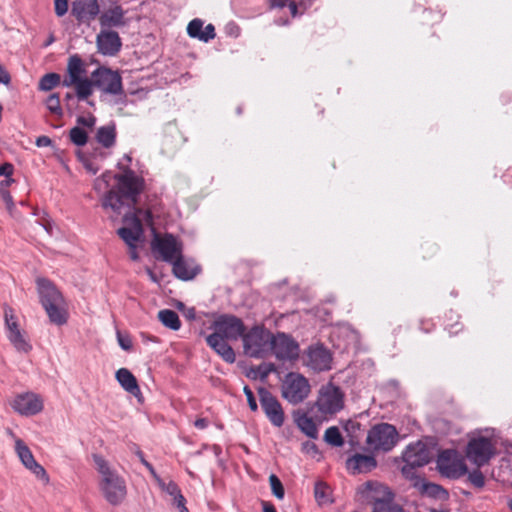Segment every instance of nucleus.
<instances>
[{"mask_svg":"<svg viewBox=\"0 0 512 512\" xmlns=\"http://www.w3.org/2000/svg\"><path fill=\"white\" fill-rule=\"evenodd\" d=\"M131 160V156L125 154L118 162V168L122 169L123 173L113 176L117 182L116 188L108 190L102 198V207L111 209L117 215L121 214L124 206L134 207L144 189V179L128 167Z\"/></svg>","mask_w":512,"mask_h":512,"instance_id":"obj_1","label":"nucleus"},{"mask_svg":"<svg viewBox=\"0 0 512 512\" xmlns=\"http://www.w3.org/2000/svg\"><path fill=\"white\" fill-rule=\"evenodd\" d=\"M95 468L100 475L99 489L105 500L112 506L120 505L126 498V482L109 462L99 454L92 455Z\"/></svg>","mask_w":512,"mask_h":512,"instance_id":"obj_2","label":"nucleus"},{"mask_svg":"<svg viewBox=\"0 0 512 512\" xmlns=\"http://www.w3.org/2000/svg\"><path fill=\"white\" fill-rule=\"evenodd\" d=\"M40 302L51 323L61 326L67 322L66 303L61 292L46 278L37 279Z\"/></svg>","mask_w":512,"mask_h":512,"instance_id":"obj_3","label":"nucleus"},{"mask_svg":"<svg viewBox=\"0 0 512 512\" xmlns=\"http://www.w3.org/2000/svg\"><path fill=\"white\" fill-rule=\"evenodd\" d=\"M272 336L263 325H254L242 339L244 353L251 358H265L271 353Z\"/></svg>","mask_w":512,"mask_h":512,"instance_id":"obj_4","label":"nucleus"},{"mask_svg":"<svg viewBox=\"0 0 512 512\" xmlns=\"http://www.w3.org/2000/svg\"><path fill=\"white\" fill-rule=\"evenodd\" d=\"M141 217L147 224H152L151 211L141 208H137L133 213H127L123 217L124 226L119 228L117 233L127 246L138 244L144 234Z\"/></svg>","mask_w":512,"mask_h":512,"instance_id":"obj_5","label":"nucleus"},{"mask_svg":"<svg viewBox=\"0 0 512 512\" xmlns=\"http://www.w3.org/2000/svg\"><path fill=\"white\" fill-rule=\"evenodd\" d=\"M367 500L373 505V512H404L402 507L393 500V493L387 486L367 482L365 485Z\"/></svg>","mask_w":512,"mask_h":512,"instance_id":"obj_6","label":"nucleus"},{"mask_svg":"<svg viewBox=\"0 0 512 512\" xmlns=\"http://www.w3.org/2000/svg\"><path fill=\"white\" fill-rule=\"evenodd\" d=\"M399 440L396 428L388 423L373 426L367 435V443L376 451L389 452Z\"/></svg>","mask_w":512,"mask_h":512,"instance_id":"obj_7","label":"nucleus"},{"mask_svg":"<svg viewBox=\"0 0 512 512\" xmlns=\"http://www.w3.org/2000/svg\"><path fill=\"white\" fill-rule=\"evenodd\" d=\"M311 386L306 377L297 372H289L282 383V396L291 404L303 402L310 394Z\"/></svg>","mask_w":512,"mask_h":512,"instance_id":"obj_8","label":"nucleus"},{"mask_svg":"<svg viewBox=\"0 0 512 512\" xmlns=\"http://www.w3.org/2000/svg\"><path fill=\"white\" fill-rule=\"evenodd\" d=\"M496 444L497 441L492 436L473 437L467 445V457L478 467L483 466L495 455Z\"/></svg>","mask_w":512,"mask_h":512,"instance_id":"obj_9","label":"nucleus"},{"mask_svg":"<svg viewBox=\"0 0 512 512\" xmlns=\"http://www.w3.org/2000/svg\"><path fill=\"white\" fill-rule=\"evenodd\" d=\"M323 415H333L344 407V394L339 387L329 382L321 386L315 403Z\"/></svg>","mask_w":512,"mask_h":512,"instance_id":"obj_10","label":"nucleus"},{"mask_svg":"<svg viewBox=\"0 0 512 512\" xmlns=\"http://www.w3.org/2000/svg\"><path fill=\"white\" fill-rule=\"evenodd\" d=\"M437 469L449 479H458L468 472L464 459L455 450H444L439 454Z\"/></svg>","mask_w":512,"mask_h":512,"instance_id":"obj_11","label":"nucleus"},{"mask_svg":"<svg viewBox=\"0 0 512 512\" xmlns=\"http://www.w3.org/2000/svg\"><path fill=\"white\" fill-rule=\"evenodd\" d=\"M152 249L159 254V258L172 264L177 257L183 254V243L173 234L166 233L163 236L155 235L152 241Z\"/></svg>","mask_w":512,"mask_h":512,"instance_id":"obj_12","label":"nucleus"},{"mask_svg":"<svg viewBox=\"0 0 512 512\" xmlns=\"http://www.w3.org/2000/svg\"><path fill=\"white\" fill-rule=\"evenodd\" d=\"M94 86L106 94H123L122 78L117 71L99 67L92 73Z\"/></svg>","mask_w":512,"mask_h":512,"instance_id":"obj_13","label":"nucleus"},{"mask_svg":"<svg viewBox=\"0 0 512 512\" xmlns=\"http://www.w3.org/2000/svg\"><path fill=\"white\" fill-rule=\"evenodd\" d=\"M258 395L261 408L271 424L281 427L284 424L285 416L278 399L264 387L258 389Z\"/></svg>","mask_w":512,"mask_h":512,"instance_id":"obj_14","label":"nucleus"},{"mask_svg":"<svg viewBox=\"0 0 512 512\" xmlns=\"http://www.w3.org/2000/svg\"><path fill=\"white\" fill-rule=\"evenodd\" d=\"M403 473H407L408 468L423 467L432 459L431 449L422 441L409 444L403 452Z\"/></svg>","mask_w":512,"mask_h":512,"instance_id":"obj_15","label":"nucleus"},{"mask_svg":"<svg viewBox=\"0 0 512 512\" xmlns=\"http://www.w3.org/2000/svg\"><path fill=\"white\" fill-rule=\"evenodd\" d=\"M214 332L229 340H238L246 333L243 321L234 315H222L213 323Z\"/></svg>","mask_w":512,"mask_h":512,"instance_id":"obj_16","label":"nucleus"},{"mask_svg":"<svg viewBox=\"0 0 512 512\" xmlns=\"http://www.w3.org/2000/svg\"><path fill=\"white\" fill-rule=\"evenodd\" d=\"M271 352L279 360H293L299 355V346L289 335L277 333L272 336Z\"/></svg>","mask_w":512,"mask_h":512,"instance_id":"obj_17","label":"nucleus"},{"mask_svg":"<svg viewBox=\"0 0 512 512\" xmlns=\"http://www.w3.org/2000/svg\"><path fill=\"white\" fill-rule=\"evenodd\" d=\"M100 14L98 0H74L71 15L79 24L90 25Z\"/></svg>","mask_w":512,"mask_h":512,"instance_id":"obj_18","label":"nucleus"},{"mask_svg":"<svg viewBox=\"0 0 512 512\" xmlns=\"http://www.w3.org/2000/svg\"><path fill=\"white\" fill-rule=\"evenodd\" d=\"M12 407L21 415L32 416L43 410V400L34 393H23L14 398Z\"/></svg>","mask_w":512,"mask_h":512,"instance_id":"obj_19","label":"nucleus"},{"mask_svg":"<svg viewBox=\"0 0 512 512\" xmlns=\"http://www.w3.org/2000/svg\"><path fill=\"white\" fill-rule=\"evenodd\" d=\"M96 44L98 52L105 56H115L122 47L119 34L113 30H104L97 34Z\"/></svg>","mask_w":512,"mask_h":512,"instance_id":"obj_20","label":"nucleus"},{"mask_svg":"<svg viewBox=\"0 0 512 512\" xmlns=\"http://www.w3.org/2000/svg\"><path fill=\"white\" fill-rule=\"evenodd\" d=\"M332 356L323 345L311 346L307 350L306 364L314 371H326L331 368Z\"/></svg>","mask_w":512,"mask_h":512,"instance_id":"obj_21","label":"nucleus"},{"mask_svg":"<svg viewBox=\"0 0 512 512\" xmlns=\"http://www.w3.org/2000/svg\"><path fill=\"white\" fill-rule=\"evenodd\" d=\"M125 13L120 5H114L106 9L98 15L101 29L111 30V28L124 27L127 24Z\"/></svg>","mask_w":512,"mask_h":512,"instance_id":"obj_22","label":"nucleus"},{"mask_svg":"<svg viewBox=\"0 0 512 512\" xmlns=\"http://www.w3.org/2000/svg\"><path fill=\"white\" fill-rule=\"evenodd\" d=\"M227 338L213 332L206 337V342L225 362L234 363L236 355L233 348L228 344Z\"/></svg>","mask_w":512,"mask_h":512,"instance_id":"obj_23","label":"nucleus"},{"mask_svg":"<svg viewBox=\"0 0 512 512\" xmlns=\"http://www.w3.org/2000/svg\"><path fill=\"white\" fill-rule=\"evenodd\" d=\"M200 266L193 260L186 259L182 256L177 257L172 263V271L175 277L180 280H192L200 272Z\"/></svg>","mask_w":512,"mask_h":512,"instance_id":"obj_24","label":"nucleus"},{"mask_svg":"<svg viewBox=\"0 0 512 512\" xmlns=\"http://www.w3.org/2000/svg\"><path fill=\"white\" fill-rule=\"evenodd\" d=\"M347 469L353 474L368 473L377 466V461L372 455L356 453L346 462Z\"/></svg>","mask_w":512,"mask_h":512,"instance_id":"obj_25","label":"nucleus"},{"mask_svg":"<svg viewBox=\"0 0 512 512\" xmlns=\"http://www.w3.org/2000/svg\"><path fill=\"white\" fill-rule=\"evenodd\" d=\"M67 76L63 80V85L70 87L73 83L78 82L79 79L84 78L86 69L82 59L78 55H73L69 58L67 66Z\"/></svg>","mask_w":512,"mask_h":512,"instance_id":"obj_26","label":"nucleus"},{"mask_svg":"<svg viewBox=\"0 0 512 512\" xmlns=\"http://www.w3.org/2000/svg\"><path fill=\"white\" fill-rule=\"evenodd\" d=\"M116 379L121 387L140 400L142 396L136 377L127 369L120 368L116 372Z\"/></svg>","mask_w":512,"mask_h":512,"instance_id":"obj_27","label":"nucleus"},{"mask_svg":"<svg viewBox=\"0 0 512 512\" xmlns=\"http://www.w3.org/2000/svg\"><path fill=\"white\" fill-rule=\"evenodd\" d=\"M295 422L298 428L309 438L316 439L318 437L317 425L306 413L297 414Z\"/></svg>","mask_w":512,"mask_h":512,"instance_id":"obj_28","label":"nucleus"},{"mask_svg":"<svg viewBox=\"0 0 512 512\" xmlns=\"http://www.w3.org/2000/svg\"><path fill=\"white\" fill-rule=\"evenodd\" d=\"M96 139L105 148H111L116 141V128L114 124L101 126L96 133Z\"/></svg>","mask_w":512,"mask_h":512,"instance_id":"obj_29","label":"nucleus"},{"mask_svg":"<svg viewBox=\"0 0 512 512\" xmlns=\"http://www.w3.org/2000/svg\"><path fill=\"white\" fill-rule=\"evenodd\" d=\"M76 91V96L79 101H85L92 95L94 86V79H88L87 77L81 78L78 82L73 83Z\"/></svg>","mask_w":512,"mask_h":512,"instance_id":"obj_30","label":"nucleus"},{"mask_svg":"<svg viewBox=\"0 0 512 512\" xmlns=\"http://www.w3.org/2000/svg\"><path fill=\"white\" fill-rule=\"evenodd\" d=\"M158 318L161 323L172 330H179L181 327V321L178 314L171 309H163L158 313Z\"/></svg>","mask_w":512,"mask_h":512,"instance_id":"obj_31","label":"nucleus"},{"mask_svg":"<svg viewBox=\"0 0 512 512\" xmlns=\"http://www.w3.org/2000/svg\"><path fill=\"white\" fill-rule=\"evenodd\" d=\"M15 451L26 469L35 461L30 448L19 438L15 440Z\"/></svg>","mask_w":512,"mask_h":512,"instance_id":"obj_32","label":"nucleus"},{"mask_svg":"<svg viewBox=\"0 0 512 512\" xmlns=\"http://www.w3.org/2000/svg\"><path fill=\"white\" fill-rule=\"evenodd\" d=\"M7 337L18 352L28 353L32 349L31 344L25 339L21 330L7 333Z\"/></svg>","mask_w":512,"mask_h":512,"instance_id":"obj_33","label":"nucleus"},{"mask_svg":"<svg viewBox=\"0 0 512 512\" xmlns=\"http://www.w3.org/2000/svg\"><path fill=\"white\" fill-rule=\"evenodd\" d=\"M61 82V77L57 73H47L41 77L38 88L41 91H50L58 86Z\"/></svg>","mask_w":512,"mask_h":512,"instance_id":"obj_34","label":"nucleus"},{"mask_svg":"<svg viewBox=\"0 0 512 512\" xmlns=\"http://www.w3.org/2000/svg\"><path fill=\"white\" fill-rule=\"evenodd\" d=\"M324 440L334 447H341L344 444V439L341 435V432L336 426H331L326 429Z\"/></svg>","mask_w":512,"mask_h":512,"instance_id":"obj_35","label":"nucleus"},{"mask_svg":"<svg viewBox=\"0 0 512 512\" xmlns=\"http://www.w3.org/2000/svg\"><path fill=\"white\" fill-rule=\"evenodd\" d=\"M422 492L430 497L442 499L447 495V491L440 485L425 482L422 484Z\"/></svg>","mask_w":512,"mask_h":512,"instance_id":"obj_36","label":"nucleus"},{"mask_svg":"<svg viewBox=\"0 0 512 512\" xmlns=\"http://www.w3.org/2000/svg\"><path fill=\"white\" fill-rule=\"evenodd\" d=\"M69 138L76 146H84L88 141V134L83 128L76 126L70 130Z\"/></svg>","mask_w":512,"mask_h":512,"instance_id":"obj_37","label":"nucleus"},{"mask_svg":"<svg viewBox=\"0 0 512 512\" xmlns=\"http://www.w3.org/2000/svg\"><path fill=\"white\" fill-rule=\"evenodd\" d=\"M34 476L40 480L44 485L49 484L50 477L46 472L45 468L39 464L36 460L27 468Z\"/></svg>","mask_w":512,"mask_h":512,"instance_id":"obj_38","label":"nucleus"},{"mask_svg":"<svg viewBox=\"0 0 512 512\" xmlns=\"http://www.w3.org/2000/svg\"><path fill=\"white\" fill-rule=\"evenodd\" d=\"M114 178L110 172L103 173L100 177L96 178L93 183V188L97 193L105 192L110 186V180Z\"/></svg>","mask_w":512,"mask_h":512,"instance_id":"obj_39","label":"nucleus"},{"mask_svg":"<svg viewBox=\"0 0 512 512\" xmlns=\"http://www.w3.org/2000/svg\"><path fill=\"white\" fill-rule=\"evenodd\" d=\"M329 493L330 489L326 484L322 482H318L315 484L314 494L319 504H325L330 501Z\"/></svg>","mask_w":512,"mask_h":512,"instance_id":"obj_40","label":"nucleus"},{"mask_svg":"<svg viewBox=\"0 0 512 512\" xmlns=\"http://www.w3.org/2000/svg\"><path fill=\"white\" fill-rule=\"evenodd\" d=\"M46 106L51 113L59 117L63 115V111L60 105V97L58 93H53L47 98Z\"/></svg>","mask_w":512,"mask_h":512,"instance_id":"obj_41","label":"nucleus"},{"mask_svg":"<svg viewBox=\"0 0 512 512\" xmlns=\"http://www.w3.org/2000/svg\"><path fill=\"white\" fill-rule=\"evenodd\" d=\"M4 318L7 333H12L20 330L12 308L7 306L4 308Z\"/></svg>","mask_w":512,"mask_h":512,"instance_id":"obj_42","label":"nucleus"},{"mask_svg":"<svg viewBox=\"0 0 512 512\" xmlns=\"http://www.w3.org/2000/svg\"><path fill=\"white\" fill-rule=\"evenodd\" d=\"M203 24V21L199 18L191 20L187 26V34L189 37L200 40Z\"/></svg>","mask_w":512,"mask_h":512,"instance_id":"obj_43","label":"nucleus"},{"mask_svg":"<svg viewBox=\"0 0 512 512\" xmlns=\"http://www.w3.org/2000/svg\"><path fill=\"white\" fill-rule=\"evenodd\" d=\"M269 483L273 495L280 500L283 499L285 495V490L280 479L275 474H271L269 476Z\"/></svg>","mask_w":512,"mask_h":512,"instance_id":"obj_44","label":"nucleus"},{"mask_svg":"<svg viewBox=\"0 0 512 512\" xmlns=\"http://www.w3.org/2000/svg\"><path fill=\"white\" fill-rule=\"evenodd\" d=\"M269 3L272 8H276V7L283 8L286 5H288L290 13L293 17H295L298 13L297 5H296L295 1H292V0H269Z\"/></svg>","mask_w":512,"mask_h":512,"instance_id":"obj_45","label":"nucleus"},{"mask_svg":"<svg viewBox=\"0 0 512 512\" xmlns=\"http://www.w3.org/2000/svg\"><path fill=\"white\" fill-rule=\"evenodd\" d=\"M468 480L477 488H482L485 484L483 473L479 469H475L468 473Z\"/></svg>","mask_w":512,"mask_h":512,"instance_id":"obj_46","label":"nucleus"},{"mask_svg":"<svg viewBox=\"0 0 512 512\" xmlns=\"http://www.w3.org/2000/svg\"><path fill=\"white\" fill-rule=\"evenodd\" d=\"M68 0H54L55 14L58 17L64 16L68 12Z\"/></svg>","mask_w":512,"mask_h":512,"instance_id":"obj_47","label":"nucleus"},{"mask_svg":"<svg viewBox=\"0 0 512 512\" xmlns=\"http://www.w3.org/2000/svg\"><path fill=\"white\" fill-rule=\"evenodd\" d=\"M216 36L215 33V27L212 24H208L201 33V39L202 42H209L210 40L214 39Z\"/></svg>","mask_w":512,"mask_h":512,"instance_id":"obj_48","label":"nucleus"},{"mask_svg":"<svg viewBox=\"0 0 512 512\" xmlns=\"http://www.w3.org/2000/svg\"><path fill=\"white\" fill-rule=\"evenodd\" d=\"M243 391L247 398L249 408L254 412L257 411L258 405H257L256 399H255V396L253 394V391L248 386H244Z\"/></svg>","mask_w":512,"mask_h":512,"instance_id":"obj_49","label":"nucleus"},{"mask_svg":"<svg viewBox=\"0 0 512 512\" xmlns=\"http://www.w3.org/2000/svg\"><path fill=\"white\" fill-rule=\"evenodd\" d=\"M117 340H118L119 346L123 350H125V351L131 350V348H132V341H131V338L129 336H124V335L121 334L120 331H117Z\"/></svg>","mask_w":512,"mask_h":512,"instance_id":"obj_50","label":"nucleus"},{"mask_svg":"<svg viewBox=\"0 0 512 512\" xmlns=\"http://www.w3.org/2000/svg\"><path fill=\"white\" fill-rule=\"evenodd\" d=\"M95 122H96V118L94 116H89V117L79 116L77 118V124L87 127V128H92L95 125Z\"/></svg>","mask_w":512,"mask_h":512,"instance_id":"obj_51","label":"nucleus"},{"mask_svg":"<svg viewBox=\"0 0 512 512\" xmlns=\"http://www.w3.org/2000/svg\"><path fill=\"white\" fill-rule=\"evenodd\" d=\"M136 455L138 456V458H139L140 462H141V463H142V464H143V465L148 469V471L150 472V474H151L152 476H156V473H157V472L155 471V469H154V467L152 466V464H151V463H149V462L145 459L143 452H142V451H140V450H138V451L136 452Z\"/></svg>","mask_w":512,"mask_h":512,"instance_id":"obj_52","label":"nucleus"},{"mask_svg":"<svg viewBox=\"0 0 512 512\" xmlns=\"http://www.w3.org/2000/svg\"><path fill=\"white\" fill-rule=\"evenodd\" d=\"M164 492H166L167 494L174 498L181 492V490L174 481H170L167 483V487H165Z\"/></svg>","mask_w":512,"mask_h":512,"instance_id":"obj_53","label":"nucleus"},{"mask_svg":"<svg viewBox=\"0 0 512 512\" xmlns=\"http://www.w3.org/2000/svg\"><path fill=\"white\" fill-rule=\"evenodd\" d=\"M186 500L182 493L180 492L176 497H174V504L180 510V512H189L185 506Z\"/></svg>","mask_w":512,"mask_h":512,"instance_id":"obj_54","label":"nucleus"},{"mask_svg":"<svg viewBox=\"0 0 512 512\" xmlns=\"http://www.w3.org/2000/svg\"><path fill=\"white\" fill-rule=\"evenodd\" d=\"M14 167L10 163H3L0 165V176L9 178L13 174Z\"/></svg>","mask_w":512,"mask_h":512,"instance_id":"obj_55","label":"nucleus"},{"mask_svg":"<svg viewBox=\"0 0 512 512\" xmlns=\"http://www.w3.org/2000/svg\"><path fill=\"white\" fill-rule=\"evenodd\" d=\"M1 195H2V199L6 203L7 209L9 210L10 213H12V210L14 209L15 206H14L13 198H12L11 194L8 191H2Z\"/></svg>","mask_w":512,"mask_h":512,"instance_id":"obj_56","label":"nucleus"},{"mask_svg":"<svg viewBox=\"0 0 512 512\" xmlns=\"http://www.w3.org/2000/svg\"><path fill=\"white\" fill-rule=\"evenodd\" d=\"M11 81L10 74L8 71L0 64V83L4 85H8Z\"/></svg>","mask_w":512,"mask_h":512,"instance_id":"obj_57","label":"nucleus"},{"mask_svg":"<svg viewBox=\"0 0 512 512\" xmlns=\"http://www.w3.org/2000/svg\"><path fill=\"white\" fill-rule=\"evenodd\" d=\"M35 144L37 147H48L52 145V140L48 136H39Z\"/></svg>","mask_w":512,"mask_h":512,"instance_id":"obj_58","label":"nucleus"},{"mask_svg":"<svg viewBox=\"0 0 512 512\" xmlns=\"http://www.w3.org/2000/svg\"><path fill=\"white\" fill-rule=\"evenodd\" d=\"M83 165H84L85 169L93 175L99 171V167L97 165H95L93 162H91L90 160H85L83 162Z\"/></svg>","mask_w":512,"mask_h":512,"instance_id":"obj_59","label":"nucleus"},{"mask_svg":"<svg viewBox=\"0 0 512 512\" xmlns=\"http://www.w3.org/2000/svg\"><path fill=\"white\" fill-rule=\"evenodd\" d=\"M129 248V256L133 261H137L139 259V254L137 252V244H133L132 246H128Z\"/></svg>","mask_w":512,"mask_h":512,"instance_id":"obj_60","label":"nucleus"},{"mask_svg":"<svg viewBox=\"0 0 512 512\" xmlns=\"http://www.w3.org/2000/svg\"><path fill=\"white\" fill-rule=\"evenodd\" d=\"M194 426L198 429H205L208 426V420L205 418H198L195 420Z\"/></svg>","mask_w":512,"mask_h":512,"instance_id":"obj_61","label":"nucleus"},{"mask_svg":"<svg viewBox=\"0 0 512 512\" xmlns=\"http://www.w3.org/2000/svg\"><path fill=\"white\" fill-rule=\"evenodd\" d=\"M262 506H263V512H277L274 505L270 502L263 501Z\"/></svg>","mask_w":512,"mask_h":512,"instance_id":"obj_62","label":"nucleus"},{"mask_svg":"<svg viewBox=\"0 0 512 512\" xmlns=\"http://www.w3.org/2000/svg\"><path fill=\"white\" fill-rule=\"evenodd\" d=\"M153 478L156 480L158 486L164 491L165 487H167V483H165L157 473L156 476H153Z\"/></svg>","mask_w":512,"mask_h":512,"instance_id":"obj_63","label":"nucleus"},{"mask_svg":"<svg viewBox=\"0 0 512 512\" xmlns=\"http://www.w3.org/2000/svg\"><path fill=\"white\" fill-rule=\"evenodd\" d=\"M304 449H305L307 452H310V451L317 452V447H316V445H315L313 442H306V443L304 444Z\"/></svg>","mask_w":512,"mask_h":512,"instance_id":"obj_64","label":"nucleus"}]
</instances>
